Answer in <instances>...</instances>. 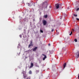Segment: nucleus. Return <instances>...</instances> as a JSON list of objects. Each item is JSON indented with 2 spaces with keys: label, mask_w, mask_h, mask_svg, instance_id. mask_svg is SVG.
Masks as SVG:
<instances>
[{
  "label": "nucleus",
  "mask_w": 79,
  "mask_h": 79,
  "mask_svg": "<svg viewBox=\"0 0 79 79\" xmlns=\"http://www.w3.org/2000/svg\"><path fill=\"white\" fill-rule=\"evenodd\" d=\"M47 16H48L47 15H45L44 16V18H47Z\"/></svg>",
  "instance_id": "1a4fd4ad"
},
{
  "label": "nucleus",
  "mask_w": 79,
  "mask_h": 79,
  "mask_svg": "<svg viewBox=\"0 0 79 79\" xmlns=\"http://www.w3.org/2000/svg\"><path fill=\"white\" fill-rule=\"evenodd\" d=\"M71 34H71V33H70V34H69V35H71Z\"/></svg>",
  "instance_id": "c85d7f7f"
},
{
  "label": "nucleus",
  "mask_w": 79,
  "mask_h": 79,
  "mask_svg": "<svg viewBox=\"0 0 79 79\" xmlns=\"http://www.w3.org/2000/svg\"><path fill=\"white\" fill-rule=\"evenodd\" d=\"M31 46H33V44H32V40H31L30 41V43L29 44V46H28V48H29L31 47Z\"/></svg>",
  "instance_id": "f257e3e1"
},
{
  "label": "nucleus",
  "mask_w": 79,
  "mask_h": 79,
  "mask_svg": "<svg viewBox=\"0 0 79 79\" xmlns=\"http://www.w3.org/2000/svg\"><path fill=\"white\" fill-rule=\"evenodd\" d=\"M70 34H73V32L71 31V32Z\"/></svg>",
  "instance_id": "bb28decb"
},
{
  "label": "nucleus",
  "mask_w": 79,
  "mask_h": 79,
  "mask_svg": "<svg viewBox=\"0 0 79 79\" xmlns=\"http://www.w3.org/2000/svg\"><path fill=\"white\" fill-rule=\"evenodd\" d=\"M64 69L65 68V67H66V63H64Z\"/></svg>",
  "instance_id": "6e6552de"
},
{
  "label": "nucleus",
  "mask_w": 79,
  "mask_h": 79,
  "mask_svg": "<svg viewBox=\"0 0 79 79\" xmlns=\"http://www.w3.org/2000/svg\"><path fill=\"white\" fill-rule=\"evenodd\" d=\"M28 4H29V3H28Z\"/></svg>",
  "instance_id": "473e14b6"
},
{
  "label": "nucleus",
  "mask_w": 79,
  "mask_h": 79,
  "mask_svg": "<svg viewBox=\"0 0 79 79\" xmlns=\"http://www.w3.org/2000/svg\"><path fill=\"white\" fill-rule=\"evenodd\" d=\"M36 73H37L39 72V70H36Z\"/></svg>",
  "instance_id": "dca6fc26"
},
{
  "label": "nucleus",
  "mask_w": 79,
  "mask_h": 79,
  "mask_svg": "<svg viewBox=\"0 0 79 79\" xmlns=\"http://www.w3.org/2000/svg\"><path fill=\"white\" fill-rule=\"evenodd\" d=\"M70 34H73V32L71 31V32Z\"/></svg>",
  "instance_id": "cd10ccee"
},
{
  "label": "nucleus",
  "mask_w": 79,
  "mask_h": 79,
  "mask_svg": "<svg viewBox=\"0 0 79 79\" xmlns=\"http://www.w3.org/2000/svg\"><path fill=\"white\" fill-rule=\"evenodd\" d=\"M47 21L45 20L43 21V25L45 26L47 24Z\"/></svg>",
  "instance_id": "7ed1b4c3"
},
{
  "label": "nucleus",
  "mask_w": 79,
  "mask_h": 79,
  "mask_svg": "<svg viewBox=\"0 0 79 79\" xmlns=\"http://www.w3.org/2000/svg\"><path fill=\"white\" fill-rule=\"evenodd\" d=\"M23 78H24V79H25V78H26V75H23Z\"/></svg>",
  "instance_id": "9d476101"
},
{
  "label": "nucleus",
  "mask_w": 79,
  "mask_h": 79,
  "mask_svg": "<svg viewBox=\"0 0 79 79\" xmlns=\"http://www.w3.org/2000/svg\"><path fill=\"white\" fill-rule=\"evenodd\" d=\"M50 8H51V6H49Z\"/></svg>",
  "instance_id": "7c9ffc66"
},
{
  "label": "nucleus",
  "mask_w": 79,
  "mask_h": 79,
  "mask_svg": "<svg viewBox=\"0 0 79 79\" xmlns=\"http://www.w3.org/2000/svg\"><path fill=\"white\" fill-rule=\"evenodd\" d=\"M29 74H32V71H30L29 72Z\"/></svg>",
  "instance_id": "4468645a"
},
{
  "label": "nucleus",
  "mask_w": 79,
  "mask_h": 79,
  "mask_svg": "<svg viewBox=\"0 0 79 79\" xmlns=\"http://www.w3.org/2000/svg\"><path fill=\"white\" fill-rule=\"evenodd\" d=\"M32 4H34V3H32Z\"/></svg>",
  "instance_id": "2f4dec72"
},
{
  "label": "nucleus",
  "mask_w": 79,
  "mask_h": 79,
  "mask_svg": "<svg viewBox=\"0 0 79 79\" xmlns=\"http://www.w3.org/2000/svg\"><path fill=\"white\" fill-rule=\"evenodd\" d=\"M34 66V64L31 62V66H30V68H32Z\"/></svg>",
  "instance_id": "0eeeda50"
},
{
  "label": "nucleus",
  "mask_w": 79,
  "mask_h": 79,
  "mask_svg": "<svg viewBox=\"0 0 79 79\" xmlns=\"http://www.w3.org/2000/svg\"><path fill=\"white\" fill-rule=\"evenodd\" d=\"M19 37H20V38H22V35H19Z\"/></svg>",
  "instance_id": "f3484780"
},
{
  "label": "nucleus",
  "mask_w": 79,
  "mask_h": 79,
  "mask_svg": "<svg viewBox=\"0 0 79 79\" xmlns=\"http://www.w3.org/2000/svg\"><path fill=\"white\" fill-rule=\"evenodd\" d=\"M56 34H57V35H58V34H59V32L57 33Z\"/></svg>",
  "instance_id": "4be33fe9"
},
{
  "label": "nucleus",
  "mask_w": 79,
  "mask_h": 79,
  "mask_svg": "<svg viewBox=\"0 0 79 79\" xmlns=\"http://www.w3.org/2000/svg\"><path fill=\"white\" fill-rule=\"evenodd\" d=\"M73 15H74V16H75L76 17L77 16V15L74 14Z\"/></svg>",
  "instance_id": "2eb2a0df"
},
{
  "label": "nucleus",
  "mask_w": 79,
  "mask_h": 79,
  "mask_svg": "<svg viewBox=\"0 0 79 79\" xmlns=\"http://www.w3.org/2000/svg\"><path fill=\"white\" fill-rule=\"evenodd\" d=\"M72 31H74V29H72Z\"/></svg>",
  "instance_id": "393cba45"
},
{
  "label": "nucleus",
  "mask_w": 79,
  "mask_h": 79,
  "mask_svg": "<svg viewBox=\"0 0 79 79\" xmlns=\"http://www.w3.org/2000/svg\"><path fill=\"white\" fill-rule=\"evenodd\" d=\"M76 56H77V57H79V51L77 52L76 54Z\"/></svg>",
  "instance_id": "423d86ee"
},
{
  "label": "nucleus",
  "mask_w": 79,
  "mask_h": 79,
  "mask_svg": "<svg viewBox=\"0 0 79 79\" xmlns=\"http://www.w3.org/2000/svg\"><path fill=\"white\" fill-rule=\"evenodd\" d=\"M48 45L49 46H50V44H48Z\"/></svg>",
  "instance_id": "a878e982"
},
{
  "label": "nucleus",
  "mask_w": 79,
  "mask_h": 79,
  "mask_svg": "<svg viewBox=\"0 0 79 79\" xmlns=\"http://www.w3.org/2000/svg\"><path fill=\"white\" fill-rule=\"evenodd\" d=\"M50 76H48L47 77V78L46 79H50Z\"/></svg>",
  "instance_id": "9b49d317"
},
{
  "label": "nucleus",
  "mask_w": 79,
  "mask_h": 79,
  "mask_svg": "<svg viewBox=\"0 0 79 79\" xmlns=\"http://www.w3.org/2000/svg\"><path fill=\"white\" fill-rule=\"evenodd\" d=\"M40 32L41 33H43L44 32V31H43L42 30H40Z\"/></svg>",
  "instance_id": "f8f14e48"
},
{
  "label": "nucleus",
  "mask_w": 79,
  "mask_h": 79,
  "mask_svg": "<svg viewBox=\"0 0 79 79\" xmlns=\"http://www.w3.org/2000/svg\"><path fill=\"white\" fill-rule=\"evenodd\" d=\"M37 48L38 47H35V48L33 49V51L35 52V51H36V50L37 49Z\"/></svg>",
  "instance_id": "39448f33"
},
{
  "label": "nucleus",
  "mask_w": 79,
  "mask_h": 79,
  "mask_svg": "<svg viewBox=\"0 0 79 79\" xmlns=\"http://www.w3.org/2000/svg\"><path fill=\"white\" fill-rule=\"evenodd\" d=\"M78 78L79 79V74H78Z\"/></svg>",
  "instance_id": "c756f323"
},
{
  "label": "nucleus",
  "mask_w": 79,
  "mask_h": 79,
  "mask_svg": "<svg viewBox=\"0 0 79 79\" xmlns=\"http://www.w3.org/2000/svg\"><path fill=\"white\" fill-rule=\"evenodd\" d=\"M74 41L75 42H77V39H75Z\"/></svg>",
  "instance_id": "ddd939ff"
},
{
  "label": "nucleus",
  "mask_w": 79,
  "mask_h": 79,
  "mask_svg": "<svg viewBox=\"0 0 79 79\" xmlns=\"http://www.w3.org/2000/svg\"><path fill=\"white\" fill-rule=\"evenodd\" d=\"M35 6V5H34V6Z\"/></svg>",
  "instance_id": "f704fd0d"
},
{
  "label": "nucleus",
  "mask_w": 79,
  "mask_h": 79,
  "mask_svg": "<svg viewBox=\"0 0 79 79\" xmlns=\"http://www.w3.org/2000/svg\"><path fill=\"white\" fill-rule=\"evenodd\" d=\"M36 67H39V65H36Z\"/></svg>",
  "instance_id": "5701e85b"
},
{
  "label": "nucleus",
  "mask_w": 79,
  "mask_h": 79,
  "mask_svg": "<svg viewBox=\"0 0 79 79\" xmlns=\"http://www.w3.org/2000/svg\"><path fill=\"white\" fill-rule=\"evenodd\" d=\"M42 55H43V56H44V57L43 59V60H45V59H46V58H47V56L44 54H42Z\"/></svg>",
  "instance_id": "20e7f679"
},
{
  "label": "nucleus",
  "mask_w": 79,
  "mask_h": 79,
  "mask_svg": "<svg viewBox=\"0 0 79 79\" xmlns=\"http://www.w3.org/2000/svg\"><path fill=\"white\" fill-rule=\"evenodd\" d=\"M27 79H31V78L30 77H28L27 78Z\"/></svg>",
  "instance_id": "a211bd4d"
},
{
  "label": "nucleus",
  "mask_w": 79,
  "mask_h": 79,
  "mask_svg": "<svg viewBox=\"0 0 79 79\" xmlns=\"http://www.w3.org/2000/svg\"><path fill=\"white\" fill-rule=\"evenodd\" d=\"M56 31H57V30H56Z\"/></svg>",
  "instance_id": "72a5a7b5"
},
{
  "label": "nucleus",
  "mask_w": 79,
  "mask_h": 79,
  "mask_svg": "<svg viewBox=\"0 0 79 79\" xmlns=\"http://www.w3.org/2000/svg\"><path fill=\"white\" fill-rule=\"evenodd\" d=\"M78 10H79V8L77 9L76 11H78Z\"/></svg>",
  "instance_id": "6ab92c4d"
},
{
  "label": "nucleus",
  "mask_w": 79,
  "mask_h": 79,
  "mask_svg": "<svg viewBox=\"0 0 79 79\" xmlns=\"http://www.w3.org/2000/svg\"><path fill=\"white\" fill-rule=\"evenodd\" d=\"M77 21H79V19L77 18Z\"/></svg>",
  "instance_id": "412c9836"
},
{
  "label": "nucleus",
  "mask_w": 79,
  "mask_h": 79,
  "mask_svg": "<svg viewBox=\"0 0 79 79\" xmlns=\"http://www.w3.org/2000/svg\"><path fill=\"white\" fill-rule=\"evenodd\" d=\"M45 8H47V5H46V7H45Z\"/></svg>",
  "instance_id": "b1692460"
},
{
  "label": "nucleus",
  "mask_w": 79,
  "mask_h": 79,
  "mask_svg": "<svg viewBox=\"0 0 79 79\" xmlns=\"http://www.w3.org/2000/svg\"><path fill=\"white\" fill-rule=\"evenodd\" d=\"M54 31V30L53 29H52V32H53Z\"/></svg>",
  "instance_id": "aec40b11"
},
{
  "label": "nucleus",
  "mask_w": 79,
  "mask_h": 79,
  "mask_svg": "<svg viewBox=\"0 0 79 79\" xmlns=\"http://www.w3.org/2000/svg\"><path fill=\"white\" fill-rule=\"evenodd\" d=\"M55 7L56 8V9H58L60 8V6H59V4L58 3L56 4L55 5Z\"/></svg>",
  "instance_id": "f03ea898"
}]
</instances>
